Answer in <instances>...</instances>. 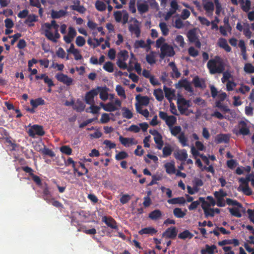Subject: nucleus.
I'll return each mask as SVG.
<instances>
[{
	"label": "nucleus",
	"mask_w": 254,
	"mask_h": 254,
	"mask_svg": "<svg viewBox=\"0 0 254 254\" xmlns=\"http://www.w3.org/2000/svg\"><path fill=\"white\" fill-rule=\"evenodd\" d=\"M207 67L211 74L223 73V77L221 78V81L223 83L229 81V79L231 77V74L228 70L224 71L225 64L223 59L219 56H216L214 58L208 61Z\"/></svg>",
	"instance_id": "nucleus-1"
},
{
	"label": "nucleus",
	"mask_w": 254,
	"mask_h": 254,
	"mask_svg": "<svg viewBox=\"0 0 254 254\" xmlns=\"http://www.w3.org/2000/svg\"><path fill=\"white\" fill-rule=\"evenodd\" d=\"M27 133L28 135L32 138H35L36 135L42 136L45 134L43 127L39 125H34L31 126L27 131Z\"/></svg>",
	"instance_id": "nucleus-2"
},
{
	"label": "nucleus",
	"mask_w": 254,
	"mask_h": 254,
	"mask_svg": "<svg viewBox=\"0 0 254 254\" xmlns=\"http://www.w3.org/2000/svg\"><path fill=\"white\" fill-rule=\"evenodd\" d=\"M160 57L163 59L165 57H173L175 53L173 47L168 43H164L161 47Z\"/></svg>",
	"instance_id": "nucleus-3"
},
{
	"label": "nucleus",
	"mask_w": 254,
	"mask_h": 254,
	"mask_svg": "<svg viewBox=\"0 0 254 254\" xmlns=\"http://www.w3.org/2000/svg\"><path fill=\"white\" fill-rule=\"evenodd\" d=\"M214 195L217 200L216 203L218 206L224 207L226 205L224 198L227 195V194L223 189H220L219 191H215L214 192Z\"/></svg>",
	"instance_id": "nucleus-4"
},
{
	"label": "nucleus",
	"mask_w": 254,
	"mask_h": 254,
	"mask_svg": "<svg viewBox=\"0 0 254 254\" xmlns=\"http://www.w3.org/2000/svg\"><path fill=\"white\" fill-rule=\"evenodd\" d=\"M200 201L202 202V208L203 209L205 217L208 216L213 217L214 216L213 208H208L210 206L209 203L205 201L203 197H200L199 198Z\"/></svg>",
	"instance_id": "nucleus-5"
},
{
	"label": "nucleus",
	"mask_w": 254,
	"mask_h": 254,
	"mask_svg": "<svg viewBox=\"0 0 254 254\" xmlns=\"http://www.w3.org/2000/svg\"><path fill=\"white\" fill-rule=\"evenodd\" d=\"M99 94V91L96 88L87 92L85 96V101L87 104H94V97Z\"/></svg>",
	"instance_id": "nucleus-6"
},
{
	"label": "nucleus",
	"mask_w": 254,
	"mask_h": 254,
	"mask_svg": "<svg viewBox=\"0 0 254 254\" xmlns=\"http://www.w3.org/2000/svg\"><path fill=\"white\" fill-rule=\"evenodd\" d=\"M178 233V230L175 227L168 228L163 233L162 237L166 239H174Z\"/></svg>",
	"instance_id": "nucleus-7"
},
{
	"label": "nucleus",
	"mask_w": 254,
	"mask_h": 254,
	"mask_svg": "<svg viewBox=\"0 0 254 254\" xmlns=\"http://www.w3.org/2000/svg\"><path fill=\"white\" fill-rule=\"evenodd\" d=\"M102 221L104 222L108 227L116 230L119 229L117 222L111 216H103Z\"/></svg>",
	"instance_id": "nucleus-8"
},
{
	"label": "nucleus",
	"mask_w": 254,
	"mask_h": 254,
	"mask_svg": "<svg viewBox=\"0 0 254 254\" xmlns=\"http://www.w3.org/2000/svg\"><path fill=\"white\" fill-rule=\"evenodd\" d=\"M56 79L60 82L63 83L66 86H70L72 84L73 79L67 75L63 73H58L55 76Z\"/></svg>",
	"instance_id": "nucleus-9"
},
{
	"label": "nucleus",
	"mask_w": 254,
	"mask_h": 254,
	"mask_svg": "<svg viewBox=\"0 0 254 254\" xmlns=\"http://www.w3.org/2000/svg\"><path fill=\"white\" fill-rule=\"evenodd\" d=\"M42 198L48 203H50L52 200L54 199V197L47 184H46V187L43 190Z\"/></svg>",
	"instance_id": "nucleus-10"
},
{
	"label": "nucleus",
	"mask_w": 254,
	"mask_h": 254,
	"mask_svg": "<svg viewBox=\"0 0 254 254\" xmlns=\"http://www.w3.org/2000/svg\"><path fill=\"white\" fill-rule=\"evenodd\" d=\"M119 140L122 144L125 147H129L131 145H135L137 142L133 138L124 137L122 136L119 137Z\"/></svg>",
	"instance_id": "nucleus-11"
},
{
	"label": "nucleus",
	"mask_w": 254,
	"mask_h": 254,
	"mask_svg": "<svg viewBox=\"0 0 254 254\" xmlns=\"http://www.w3.org/2000/svg\"><path fill=\"white\" fill-rule=\"evenodd\" d=\"M239 133L244 135L250 134V131L247 126V124L244 121H241L239 123Z\"/></svg>",
	"instance_id": "nucleus-12"
},
{
	"label": "nucleus",
	"mask_w": 254,
	"mask_h": 254,
	"mask_svg": "<svg viewBox=\"0 0 254 254\" xmlns=\"http://www.w3.org/2000/svg\"><path fill=\"white\" fill-rule=\"evenodd\" d=\"M188 154L186 149L179 150L174 153V157L181 161H185L188 158Z\"/></svg>",
	"instance_id": "nucleus-13"
},
{
	"label": "nucleus",
	"mask_w": 254,
	"mask_h": 254,
	"mask_svg": "<svg viewBox=\"0 0 254 254\" xmlns=\"http://www.w3.org/2000/svg\"><path fill=\"white\" fill-rule=\"evenodd\" d=\"M203 8L207 13H210L212 14L214 10V3L210 1H206V0H203Z\"/></svg>",
	"instance_id": "nucleus-14"
},
{
	"label": "nucleus",
	"mask_w": 254,
	"mask_h": 254,
	"mask_svg": "<svg viewBox=\"0 0 254 254\" xmlns=\"http://www.w3.org/2000/svg\"><path fill=\"white\" fill-rule=\"evenodd\" d=\"M96 90L99 91L100 98L103 101L106 100L108 98V88L106 87H102L98 86Z\"/></svg>",
	"instance_id": "nucleus-15"
},
{
	"label": "nucleus",
	"mask_w": 254,
	"mask_h": 254,
	"mask_svg": "<svg viewBox=\"0 0 254 254\" xmlns=\"http://www.w3.org/2000/svg\"><path fill=\"white\" fill-rule=\"evenodd\" d=\"M157 232V230L152 227H148L141 229L139 231L138 234L139 235L143 234H149L150 235H153Z\"/></svg>",
	"instance_id": "nucleus-16"
},
{
	"label": "nucleus",
	"mask_w": 254,
	"mask_h": 254,
	"mask_svg": "<svg viewBox=\"0 0 254 254\" xmlns=\"http://www.w3.org/2000/svg\"><path fill=\"white\" fill-rule=\"evenodd\" d=\"M100 106L105 111L107 112H113L118 109V108L116 107L114 104L112 102H110L106 104L101 102L100 103Z\"/></svg>",
	"instance_id": "nucleus-17"
},
{
	"label": "nucleus",
	"mask_w": 254,
	"mask_h": 254,
	"mask_svg": "<svg viewBox=\"0 0 254 254\" xmlns=\"http://www.w3.org/2000/svg\"><path fill=\"white\" fill-rule=\"evenodd\" d=\"M187 37L190 43H193L197 40L198 37L195 28L190 30L187 33Z\"/></svg>",
	"instance_id": "nucleus-18"
},
{
	"label": "nucleus",
	"mask_w": 254,
	"mask_h": 254,
	"mask_svg": "<svg viewBox=\"0 0 254 254\" xmlns=\"http://www.w3.org/2000/svg\"><path fill=\"white\" fill-rule=\"evenodd\" d=\"M229 136L226 134H220L216 136L215 141L216 143L222 142L228 143L229 141Z\"/></svg>",
	"instance_id": "nucleus-19"
},
{
	"label": "nucleus",
	"mask_w": 254,
	"mask_h": 254,
	"mask_svg": "<svg viewBox=\"0 0 254 254\" xmlns=\"http://www.w3.org/2000/svg\"><path fill=\"white\" fill-rule=\"evenodd\" d=\"M164 167L166 172L168 174H173L176 172V169L174 162H167L165 164Z\"/></svg>",
	"instance_id": "nucleus-20"
},
{
	"label": "nucleus",
	"mask_w": 254,
	"mask_h": 254,
	"mask_svg": "<svg viewBox=\"0 0 254 254\" xmlns=\"http://www.w3.org/2000/svg\"><path fill=\"white\" fill-rule=\"evenodd\" d=\"M137 7L139 13L141 14L146 13L149 10V6L146 1L137 3Z\"/></svg>",
	"instance_id": "nucleus-21"
},
{
	"label": "nucleus",
	"mask_w": 254,
	"mask_h": 254,
	"mask_svg": "<svg viewBox=\"0 0 254 254\" xmlns=\"http://www.w3.org/2000/svg\"><path fill=\"white\" fill-rule=\"evenodd\" d=\"M218 45L220 47L224 49L227 52H230L231 48L228 44L227 40L225 38H221L218 40Z\"/></svg>",
	"instance_id": "nucleus-22"
},
{
	"label": "nucleus",
	"mask_w": 254,
	"mask_h": 254,
	"mask_svg": "<svg viewBox=\"0 0 254 254\" xmlns=\"http://www.w3.org/2000/svg\"><path fill=\"white\" fill-rule=\"evenodd\" d=\"M66 13V10L61 9L59 11L52 10L51 16L53 19H58L65 15Z\"/></svg>",
	"instance_id": "nucleus-23"
},
{
	"label": "nucleus",
	"mask_w": 254,
	"mask_h": 254,
	"mask_svg": "<svg viewBox=\"0 0 254 254\" xmlns=\"http://www.w3.org/2000/svg\"><path fill=\"white\" fill-rule=\"evenodd\" d=\"M163 90L165 93V97L169 100H171L173 97L175 96V91L174 89H172L171 88L167 87L164 85L163 86Z\"/></svg>",
	"instance_id": "nucleus-24"
},
{
	"label": "nucleus",
	"mask_w": 254,
	"mask_h": 254,
	"mask_svg": "<svg viewBox=\"0 0 254 254\" xmlns=\"http://www.w3.org/2000/svg\"><path fill=\"white\" fill-rule=\"evenodd\" d=\"M161 216L162 212L159 209H155L151 211L148 215L149 218L152 220H157L161 218Z\"/></svg>",
	"instance_id": "nucleus-25"
},
{
	"label": "nucleus",
	"mask_w": 254,
	"mask_h": 254,
	"mask_svg": "<svg viewBox=\"0 0 254 254\" xmlns=\"http://www.w3.org/2000/svg\"><path fill=\"white\" fill-rule=\"evenodd\" d=\"M238 46L241 49V54L244 60H246L247 59V50L245 41L243 40H240Z\"/></svg>",
	"instance_id": "nucleus-26"
},
{
	"label": "nucleus",
	"mask_w": 254,
	"mask_h": 254,
	"mask_svg": "<svg viewBox=\"0 0 254 254\" xmlns=\"http://www.w3.org/2000/svg\"><path fill=\"white\" fill-rule=\"evenodd\" d=\"M193 237V235L188 230H185L178 235V238L182 240H185L187 238L191 239Z\"/></svg>",
	"instance_id": "nucleus-27"
},
{
	"label": "nucleus",
	"mask_w": 254,
	"mask_h": 254,
	"mask_svg": "<svg viewBox=\"0 0 254 254\" xmlns=\"http://www.w3.org/2000/svg\"><path fill=\"white\" fill-rule=\"evenodd\" d=\"M187 209L183 211L180 208H175L173 210L174 215L178 218H182L185 217L186 215Z\"/></svg>",
	"instance_id": "nucleus-28"
},
{
	"label": "nucleus",
	"mask_w": 254,
	"mask_h": 254,
	"mask_svg": "<svg viewBox=\"0 0 254 254\" xmlns=\"http://www.w3.org/2000/svg\"><path fill=\"white\" fill-rule=\"evenodd\" d=\"M167 202L169 204H184L186 202V199H185V198L184 197H176V198H173L172 199H168L167 200Z\"/></svg>",
	"instance_id": "nucleus-29"
},
{
	"label": "nucleus",
	"mask_w": 254,
	"mask_h": 254,
	"mask_svg": "<svg viewBox=\"0 0 254 254\" xmlns=\"http://www.w3.org/2000/svg\"><path fill=\"white\" fill-rule=\"evenodd\" d=\"M193 83L196 88L203 89L206 87L204 81H201L197 76L193 79Z\"/></svg>",
	"instance_id": "nucleus-30"
},
{
	"label": "nucleus",
	"mask_w": 254,
	"mask_h": 254,
	"mask_svg": "<svg viewBox=\"0 0 254 254\" xmlns=\"http://www.w3.org/2000/svg\"><path fill=\"white\" fill-rule=\"evenodd\" d=\"M135 98L141 105L147 106L149 103V98L147 96H141L138 95Z\"/></svg>",
	"instance_id": "nucleus-31"
},
{
	"label": "nucleus",
	"mask_w": 254,
	"mask_h": 254,
	"mask_svg": "<svg viewBox=\"0 0 254 254\" xmlns=\"http://www.w3.org/2000/svg\"><path fill=\"white\" fill-rule=\"evenodd\" d=\"M173 151V148L170 144L166 145L162 148L163 157L166 158L170 156Z\"/></svg>",
	"instance_id": "nucleus-32"
},
{
	"label": "nucleus",
	"mask_w": 254,
	"mask_h": 254,
	"mask_svg": "<svg viewBox=\"0 0 254 254\" xmlns=\"http://www.w3.org/2000/svg\"><path fill=\"white\" fill-rule=\"evenodd\" d=\"M45 104V101L41 98H38L36 99H31L30 104L33 108H37L39 105H43Z\"/></svg>",
	"instance_id": "nucleus-33"
},
{
	"label": "nucleus",
	"mask_w": 254,
	"mask_h": 254,
	"mask_svg": "<svg viewBox=\"0 0 254 254\" xmlns=\"http://www.w3.org/2000/svg\"><path fill=\"white\" fill-rule=\"evenodd\" d=\"M42 154L49 156L51 157H54L56 156L55 153L51 149L44 146L43 148H41L39 150Z\"/></svg>",
	"instance_id": "nucleus-34"
},
{
	"label": "nucleus",
	"mask_w": 254,
	"mask_h": 254,
	"mask_svg": "<svg viewBox=\"0 0 254 254\" xmlns=\"http://www.w3.org/2000/svg\"><path fill=\"white\" fill-rule=\"evenodd\" d=\"M178 138L179 142L183 147L188 146V144L187 143L188 140V138L186 136L184 132H181V133L179 135Z\"/></svg>",
	"instance_id": "nucleus-35"
},
{
	"label": "nucleus",
	"mask_w": 254,
	"mask_h": 254,
	"mask_svg": "<svg viewBox=\"0 0 254 254\" xmlns=\"http://www.w3.org/2000/svg\"><path fill=\"white\" fill-rule=\"evenodd\" d=\"M128 29L130 32L135 34L136 37H139L140 35V30L137 25H132L130 24L128 27Z\"/></svg>",
	"instance_id": "nucleus-36"
},
{
	"label": "nucleus",
	"mask_w": 254,
	"mask_h": 254,
	"mask_svg": "<svg viewBox=\"0 0 254 254\" xmlns=\"http://www.w3.org/2000/svg\"><path fill=\"white\" fill-rule=\"evenodd\" d=\"M159 26L161 31L162 34L164 36H167L169 34V29L168 27L167 24L165 22H160Z\"/></svg>",
	"instance_id": "nucleus-37"
},
{
	"label": "nucleus",
	"mask_w": 254,
	"mask_h": 254,
	"mask_svg": "<svg viewBox=\"0 0 254 254\" xmlns=\"http://www.w3.org/2000/svg\"><path fill=\"white\" fill-rule=\"evenodd\" d=\"M153 94L158 101H162L164 98L163 92L161 89L158 88L154 90Z\"/></svg>",
	"instance_id": "nucleus-38"
},
{
	"label": "nucleus",
	"mask_w": 254,
	"mask_h": 254,
	"mask_svg": "<svg viewBox=\"0 0 254 254\" xmlns=\"http://www.w3.org/2000/svg\"><path fill=\"white\" fill-rule=\"evenodd\" d=\"M123 111L122 116L123 118L130 119L133 117V114L130 110L126 107H123L122 109Z\"/></svg>",
	"instance_id": "nucleus-39"
},
{
	"label": "nucleus",
	"mask_w": 254,
	"mask_h": 254,
	"mask_svg": "<svg viewBox=\"0 0 254 254\" xmlns=\"http://www.w3.org/2000/svg\"><path fill=\"white\" fill-rule=\"evenodd\" d=\"M38 20L37 16L35 14L28 15L27 19L25 21V23L28 24L29 26H31L33 24H31L30 23L36 22Z\"/></svg>",
	"instance_id": "nucleus-40"
},
{
	"label": "nucleus",
	"mask_w": 254,
	"mask_h": 254,
	"mask_svg": "<svg viewBox=\"0 0 254 254\" xmlns=\"http://www.w3.org/2000/svg\"><path fill=\"white\" fill-rule=\"evenodd\" d=\"M128 58V53L126 50L121 51L118 54V59L123 61H127Z\"/></svg>",
	"instance_id": "nucleus-41"
},
{
	"label": "nucleus",
	"mask_w": 254,
	"mask_h": 254,
	"mask_svg": "<svg viewBox=\"0 0 254 254\" xmlns=\"http://www.w3.org/2000/svg\"><path fill=\"white\" fill-rule=\"evenodd\" d=\"M95 7L99 11H103L106 9V4L102 1L98 0L95 2Z\"/></svg>",
	"instance_id": "nucleus-42"
},
{
	"label": "nucleus",
	"mask_w": 254,
	"mask_h": 254,
	"mask_svg": "<svg viewBox=\"0 0 254 254\" xmlns=\"http://www.w3.org/2000/svg\"><path fill=\"white\" fill-rule=\"evenodd\" d=\"M146 62L150 64H152L155 63V58L153 52H151L150 54L146 56Z\"/></svg>",
	"instance_id": "nucleus-43"
},
{
	"label": "nucleus",
	"mask_w": 254,
	"mask_h": 254,
	"mask_svg": "<svg viewBox=\"0 0 254 254\" xmlns=\"http://www.w3.org/2000/svg\"><path fill=\"white\" fill-rule=\"evenodd\" d=\"M226 202L229 205L237 206L239 208H242L243 207L242 204L239 202L237 200H233L231 198H226Z\"/></svg>",
	"instance_id": "nucleus-44"
},
{
	"label": "nucleus",
	"mask_w": 254,
	"mask_h": 254,
	"mask_svg": "<svg viewBox=\"0 0 254 254\" xmlns=\"http://www.w3.org/2000/svg\"><path fill=\"white\" fill-rule=\"evenodd\" d=\"M177 122L176 118L174 116H168L165 121L166 124L169 127L172 126Z\"/></svg>",
	"instance_id": "nucleus-45"
},
{
	"label": "nucleus",
	"mask_w": 254,
	"mask_h": 254,
	"mask_svg": "<svg viewBox=\"0 0 254 254\" xmlns=\"http://www.w3.org/2000/svg\"><path fill=\"white\" fill-rule=\"evenodd\" d=\"M103 69L109 72H112L114 71V64L111 62H106L104 64Z\"/></svg>",
	"instance_id": "nucleus-46"
},
{
	"label": "nucleus",
	"mask_w": 254,
	"mask_h": 254,
	"mask_svg": "<svg viewBox=\"0 0 254 254\" xmlns=\"http://www.w3.org/2000/svg\"><path fill=\"white\" fill-rule=\"evenodd\" d=\"M229 210L231 214L234 216L240 218L242 216L241 212L237 208H229Z\"/></svg>",
	"instance_id": "nucleus-47"
},
{
	"label": "nucleus",
	"mask_w": 254,
	"mask_h": 254,
	"mask_svg": "<svg viewBox=\"0 0 254 254\" xmlns=\"http://www.w3.org/2000/svg\"><path fill=\"white\" fill-rule=\"evenodd\" d=\"M128 156V154L124 151L119 152L118 154H117L115 156V159L117 160H121L127 158Z\"/></svg>",
	"instance_id": "nucleus-48"
},
{
	"label": "nucleus",
	"mask_w": 254,
	"mask_h": 254,
	"mask_svg": "<svg viewBox=\"0 0 254 254\" xmlns=\"http://www.w3.org/2000/svg\"><path fill=\"white\" fill-rule=\"evenodd\" d=\"M60 151L63 153L70 155L72 153V149L68 146L64 145L60 147Z\"/></svg>",
	"instance_id": "nucleus-49"
},
{
	"label": "nucleus",
	"mask_w": 254,
	"mask_h": 254,
	"mask_svg": "<svg viewBox=\"0 0 254 254\" xmlns=\"http://www.w3.org/2000/svg\"><path fill=\"white\" fill-rule=\"evenodd\" d=\"M116 91L119 96L124 98L126 97L125 90L121 85H117L116 87Z\"/></svg>",
	"instance_id": "nucleus-50"
},
{
	"label": "nucleus",
	"mask_w": 254,
	"mask_h": 254,
	"mask_svg": "<svg viewBox=\"0 0 254 254\" xmlns=\"http://www.w3.org/2000/svg\"><path fill=\"white\" fill-rule=\"evenodd\" d=\"M175 42L177 43V44L181 47L183 48L185 45V42L183 37L181 35H177L175 39Z\"/></svg>",
	"instance_id": "nucleus-51"
},
{
	"label": "nucleus",
	"mask_w": 254,
	"mask_h": 254,
	"mask_svg": "<svg viewBox=\"0 0 254 254\" xmlns=\"http://www.w3.org/2000/svg\"><path fill=\"white\" fill-rule=\"evenodd\" d=\"M45 36L47 39L53 42L56 43L57 41V40H55V38H54V35L53 33L48 29H45Z\"/></svg>",
	"instance_id": "nucleus-52"
},
{
	"label": "nucleus",
	"mask_w": 254,
	"mask_h": 254,
	"mask_svg": "<svg viewBox=\"0 0 254 254\" xmlns=\"http://www.w3.org/2000/svg\"><path fill=\"white\" fill-rule=\"evenodd\" d=\"M216 246L214 245H213L211 246H209L208 245H206L205 249H204V251H205L206 253H208V254H214V250H216Z\"/></svg>",
	"instance_id": "nucleus-53"
},
{
	"label": "nucleus",
	"mask_w": 254,
	"mask_h": 254,
	"mask_svg": "<svg viewBox=\"0 0 254 254\" xmlns=\"http://www.w3.org/2000/svg\"><path fill=\"white\" fill-rule=\"evenodd\" d=\"M133 46L135 49H138L139 48H145L146 44L143 40H136L134 42Z\"/></svg>",
	"instance_id": "nucleus-54"
},
{
	"label": "nucleus",
	"mask_w": 254,
	"mask_h": 254,
	"mask_svg": "<svg viewBox=\"0 0 254 254\" xmlns=\"http://www.w3.org/2000/svg\"><path fill=\"white\" fill-rule=\"evenodd\" d=\"M75 43L78 46L82 47L85 44V40L83 37L78 36L76 37Z\"/></svg>",
	"instance_id": "nucleus-55"
},
{
	"label": "nucleus",
	"mask_w": 254,
	"mask_h": 254,
	"mask_svg": "<svg viewBox=\"0 0 254 254\" xmlns=\"http://www.w3.org/2000/svg\"><path fill=\"white\" fill-rule=\"evenodd\" d=\"M70 7L71 9L76 10L81 13H83L86 10L85 8L83 6L72 5Z\"/></svg>",
	"instance_id": "nucleus-56"
},
{
	"label": "nucleus",
	"mask_w": 254,
	"mask_h": 254,
	"mask_svg": "<svg viewBox=\"0 0 254 254\" xmlns=\"http://www.w3.org/2000/svg\"><path fill=\"white\" fill-rule=\"evenodd\" d=\"M251 1L249 0H246L245 2H243L242 5V9L245 12H248L250 9Z\"/></svg>",
	"instance_id": "nucleus-57"
},
{
	"label": "nucleus",
	"mask_w": 254,
	"mask_h": 254,
	"mask_svg": "<svg viewBox=\"0 0 254 254\" xmlns=\"http://www.w3.org/2000/svg\"><path fill=\"white\" fill-rule=\"evenodd\" d=\"M245 72L249 73L254 72V66L251 64H246L244 67Z\"/></svg>",
	"instance_id": "nucleus-58"
},
{
	"label": "nucleus",
	"mask_w": 254,
	"mask_h": 254,
	"mask_svg": "<svg viewBox=\"0 0 254 254\" xmlns=\"http://www.w3.org/2000/svg\"><path fill=\"white\" fill-rule=\"evenodd\" d=\"M128 8L129 11L132 13H134L136 12V8H135V0H130L129 2Z\"/></svg>",
	"instance_id": "nucleus-59"
},
{
	"label": "nucleus",
	"mask_w": 254,
	"mask_h": 254,
	"mask_svg": "<svg viewBox=\"0 0 254 254\" xmlns=\"http://www.w3.org/2000/svg\"><path fill=\"white\" fill-rule=\"evenodd\" d=\"M131 199V197L129 195L126 194H124L120 199L121 203L123 204H126Z\"/></svg>",
	"instance_id": "nucleus-60"
},
{
	"label": "nucleus",
	"mask_w": 254,
	"mask_h": 254,
	"mask_svg": "<svg viewBox=\"0 0 254 254\" xmlns=\"http://www.w3.org/2000/svg\"><path fill=\"white\" fill-rule=\"evenodd\" d=\"M110 120V118L108 114L103 113L101 116L100 119V123L102 124H106L109 122Z\"/></svg>",
	"instance_id": "nucleus-61"
},
{
	"label": "nucleus",
	"mask_w": 254,
	"mask_h": 254,
	"mask_svg": "<svg viewBox=\"0 0 254 254\" xmlns=\"http://www.w3.org/2000/svg\"><path fill=\"white\" fill-rule=\"evenodd\" d=\"M190 15V11L187 9H184L181 13V17L183 20L188 18Z\"/></svg>",
	"instance_id": "nucleus-62"
},
{
	"label": "nucleus",
	"mask_w": 254,
	"mask_h": 254,
	"mask_svg": "<svg viewBox=\"0 0 254 254\" xmlns=\"http://www.w3.org/2000/svg\"><path fill=\"white\" fill-rule=\"evenodd\" d=\"M174 26L177 29H181L184 27L183 21L178 18L175 20Z\"/></svg>",
	"instance_id": "nucleus-63"
},
{
	"label": "nucleus",
	"mask_w": 254,
	"mask_h": 254,
	"mask_svg": "<svg viewBox=\"0 0 254 254\" xmlns=\"http://www.w3.org/2000/svg\"><path fill=\"white\" fill-rule=\"evenodd\" d=\"M182 128L180 126H175L171 130V134L174 136H176L179 133H181Z\"/></svg>",
	"instance_id": "nucleus-64"
}]
</instances>
